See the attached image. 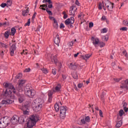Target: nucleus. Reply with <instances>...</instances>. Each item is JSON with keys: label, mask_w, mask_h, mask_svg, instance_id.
<instances>
[{"label": "nucleus", "mask_w": 128, "mask_h": 128, "mask_svg": "<svg viewBox=\"0 0 128 128\" xmlns=\"http://www.w3.org/2000/svg\"><path fill=\"white\" fill-rule=\"evenodd\" d=\"M54 44H57V46H58V44H60V36L58 34L56 35V38L54 40Z\"/></svg>", "instance_id": "6ab92c4d"}, {"label": "nucleus", "mask_w": 128, "mask_h": 128, "mask_svg": "<svg viewBox=\"0 0 128 128\" xmlns=\"http://www.w3.org/2000/svg\"><path fill=\"white\" fill-rule=\"evenodd\" d=\"M74 42L72 41V42H68V45H69L70 46H74Z\"/></svg>", "instance_id": "3c124183"}, {"label": "nucleus", "mask_w": 128, "mask_h": 128, "mask_svg": "<svg viewBox=\"0 0 128 128\" xmlns=\"http://www.w3.org/2000/svg\"><path fill=\"white\" fill-rule=\"evenodd\" d=\"M102 20H106V16H102L101 18Z\"/></svg>", "instance_id": "e2e57ef3"}, {"label": "nucleus", "mask_w": 128, "mask_h": 128, "mask_svg": "<svg viewBox=\"0 0 128 128\" xmlns=\"http://www.w3.org/2000/svg\"><path fill=\"white\" fill-rule=\"evenodd\" d=\"M78 10V8L76 6H72L71 7L70 10V16H74L76 14V10Z\"/></svg>", "instance_id": "dca6fc26"}, {"label": "nucleus", "mask_w": 128, "mask_h": 128, "mask_svg": "<svg viewBox=\"0 0 128 128\" xmlns=\"http://www.w3.org/2000/svg\"><path fill=\"white\" fill-rule=\"evenodd\" d=\"M84 119L86 122H90V118L88 116H86Z\"/></svg>", "instance_id": "c9c22d12"}, {"label": "nucleus", "mask_w": 128, "mask_h": 128, "mask_svg": "<svg viewBox=\"0 0 128 128\" xmlns=\"http://www.w3.org/2000/svg\"><path fill=\"white\" fill-rule=\"evenodd\" d=\"M16 43H14L10 47V56H12L14 54V51L16 50Z\"/></svg>", "instance_id": "9d476101"}, {"label": "nucleus", "mask_w": 128, "mask_h": 128, "mask_svg": "<svg viewBox=\"0 0 128 128\" xmlns=\"http://www.w3.org/2000/svg\"><path fill=\"white\" fill-rule=\"evenodd\" d=\"M10 120L8 117H4L0 119V128H5L10 124Z\"/></svg>", "instance_id": "7ed1b4c3"}, {"label": "nucleus", "mask_w": 128, "mask_h": 128, "mask_svg": "<svg viewBox=\"0 0 128 128\" xmlns=\"http://www.w3.org/2000/svg\"><path fill=\"white\" fill-rule=\"evenodd\" d=\"M2 26H8V22H5L2 23Z\"/></svg>", "instance_id": "bf43d9fd"}, {"label": "nucleus", "mask_w": 128, "mask_h": 128, "mask_svg": "<svg viewBox=\"0 0 128 128\" xmlns=\"http://www.w3.org/2000/svg\"><path fill=\"white\" fill-rule=\"evenodd\" d=\"M66 106H62L60 108V117L63 120L66 118Z\"/></svg>", "instance_id": "39448f33"}, {"label": "nucleus", "mask_w": 128, "mask_h": 128, "mask_svg": "<svg viewBox=\"0 0 128 128\" xmlns=\"http://www.w3.org/2000/svg\"><path fill=\"white\" fill-rule=\"evenodd\" d=\"M75 4H76V6H80V2L78 0H76Z\"/></svg>", "instance_id": "69168bd1"}, {"label": "nucleus", "mask_w": 128, "mask_h": 128, "mask_svg": "<svg viewBox=\"0 0 128 128\" xmlns=\"http://www.w3.org/2000/svg\"><path fill=\"white\" fill-rule=\"evenodd\" d=\"M4 85L6 88V90L4 93V96H6V98H10L12 100H14V94H12V90L14 94H16L14 87L12 84L10 83H4Z\"/></svg>", "instance_id": "f257e3e1"}, {"label": "nucleus", "mask_w": 128, "mask_h": 128, "mask_svg": "<svg viewBox=\"0 0 128 128\" xmlns=\"http://www.w3.org/2000/svg\"><path fill=\"white\" fill-rule=\"evenodd\" d=\"M53 26H54V28H58V22L56 20L54 21Z\"/></svg>", "instance_id": "f704fd0d"}, {"label": "nucleus", "mask_w": 128, "mask_h": 128, "mask_svg": "<svg viewBox=\"0 0 128 128\" xmlns=\"http://www.w3.org/2000/svg\"><path fill=\"white\" fill-rule=\"evenodd\" d=\"M123 109L125 112H128V103L124 102L123 103Z\"/></svg>", "instance_id": "4be33fe9"}, {"label": "nucleus", "mask_w": 128, "mask_h": 128, "mask_svg": "<svg viewBox=\"0 0 128 128\" xmlns=\"http://www.w3.org/2000/svg\"><path fill=\"white\" fill-rule=\"evenodd\" d=\"M124 114V110H120L119 112V116H122L123 114Z\"/></svg>", "instance_id": "e433bc0d"}, {"label": "nucleus", "mask_w": 128, "mask_h": 128, "mask_svg": "<svg viewBox=\"0 0 128 128\" xmlns=\"http://www.w3.org/2000/svg\"><path fill=\"white\" fill-rule=\"evenodd\" d=\"M105 45H106V44H105L103 42H99L98 46H100V48H104V46Z\"/></svg>", "instance_id": "ea45409f"}, {"label": "nucleus", "mask_w": 128, "mask_h": 128, "mask_svg": "<svg viewBox=\"0 0 128 128\" xmlns=\"http://www.w3.org/2000/svg\"><path fill=\"white\" fill-rule=\"evenodd\" d=\"M122 80V78H114V80L115 82H120V80Z\"/></svg>", "instance_id": "4d7b16f0"}, {"label": "nucleus", "mask_w": 128, "mask_h": 128, "mask_svg": "<svg viewBox=\"0 0 128 128\" xmlns=\"http://www.w3.org/2000/svg\"><path fill=\"white\" fill-rule=\"evenodd\" d=\"M41 70L44 72V74H48V70L44 68H42Z\"/></svg>", "instance_id": "79ce46f5"}, {"label": "nucleus", "mask_w": 128, "mask_h": 128, "mask_svg": "<svg viewBox=\"0 0 128 128\" xmlns=\"http://www.w3.org/2000/svg\"><path fill=\"white\" fill-rule=\"evenodd\" d=\"M121 88H123L124 90H126L128 88V79L126 80L124 82V84L123 86H120Z\"/></svg>", "instance_id": "f3484780"}, {"label": "nucleus", "mask_w": 128, "mask_h": 128, "mask_svg": "<svg viewBox=\"0 0 128 128\" xmlns=\"http://www.w3.org/2000/svg\"><path fill=\"white\" fill-rule=\"evenodd\" d=\"M24 72H30V68H26Z\"/></svg>", "instance_id": "37998d69"}, {"label": "nucleus", "mask_w": 128, "mask_h": 128, "mask_svg": "<svg viewBox=\"0 0 128 128\" xmlns=\"http://www.w3.org/2000/svg\"><path fill=\"white\" fill-rule=\"evenodd\" d=\"M12 4V0H8L6 2V4L8 6H10Z\"/></svg>", "instance_id": "473e14b6"}, {"label": "nucleus", "mask_w": 128, "mask_h": 128, "mask_svg": "<svg viewBox=\"0 0 128 128\" xmlns=\"http://www.w3.org/2000/svg\"><path fill=\"white\" fill-rule=\"evenodd\" d=\"M52 74L54 75L56 74V68H53L52 70Z\"/></svg>", "instance_id": "c03bdc74"}, {"label": "nucleus", "mask_w": 128, "mask_h": 128, "mask_svg": "<svg viewBox=\"0 0 128 128\" xmlns=\"http://www.w3.org/2000/svg\"><path fill=\"white\" fill-rule=\"evenodd\" d=\"M40 8H48V4L40 5Z\"/></svg>", "instance_id": "864d4df0"}, {"label": "nucleus", "mask_w": 128, "mask_h": 128, "mask_svg": "<svg viewBox=\"0 0 128 128\" xmlns=\"http://www.w3.org/2000/svg\"><path fill=\"white\" fill-rule=\"evenodd\" d=\"M98 8L100 10L102 9V4L101 2H100L98 4Z\"/></svg>", "instance_id": "de8ad7c7"}, {"label": "nucleus", "mask_w": 128, "mask_h": 128, "mask_svg": "<svg viewBox=\"0 0 128 128\" xmlns=\"http://www.w3.org/2000/svg\"><path fill=\"white\" fill-rule=\"evenodd\" d=\"M26 82V80H20L18 81L19 82V86H22V84H24Z\"/></svg>", "instance_id": "393cba45"}, {"label": "nucleus", "mask_w": 128, "mask_h": 128, "mask_svg": "<svg viewBox=\"0 0 128 128\" xmlns=\"http://www.w3.org/2000/svg\"><path fill=\"white\" fill-rule=\"evenodd\" d=\"M92 56V54H86L85 56L84 57V59L85 60H88Z\"/></svg>", "instance_id": "cd10ccee"}, {"label": "nucleus", "mask_w": 128, "mask_h": 128, "mask_svg": "<svg viewBox=\"0 0 128 128\" xmlns=\"http://www.w3.org/2000/svg\"><path fill=\"white\" fill-rule=\"evenodd\" d=\"M10 30L6 31L4 34L5 38H8V36H10Z\"/></svg>", "instance_id": "b1692460"}, {"label": "nucleus", "mask_w": 128, "mask_h": 128, "mask_svg": "<svg viewBox=\"0 0 128 128\" xmlns=\"http://www.w3.org/2000/svg\"><path fill=\"white\" fill-rule=\"evenodd\" d=\"M24 100V96H20L18 98V102H20V104H22V102Z\"/></svg>", "instance_id": "c85d7f7f"}, {"label": "nucleus", "mask_w": 128, "mask_h": 128, "mask_svg": "<svg viewBox=\"0 0 128 128\" xmlns=\"http://www.w3.org/2000/svg\"><path fill=\"white\" fill-rule=\"evenodd\" d=\"M68 66L71 70H76V63H70L69 64Z\"/></svg>", "instance_id": "412c9836"}, {"label": "nucleus", "mask_w": 128, "mask_h": 128, "mask_svg": "<svg viewBox=\"0 0 128 128\" xmlns=\"http://www.w3.org/2000/svg\"><path fill=\"white\" fill-rule=\"evenodd\" d=\"M74 22V18L72 16L70 18H68L64 22V24L66 26H69V24H72Z\"/></svg>", "instance_id": "423d86ee"}, {"label": "nucleus", "mask_w": 128, "mask_h": 128, "mask_svg": "<svg viewBox=\"0 0 128 128\" xmlns=\"http://www.w3.org/2000/svg\"><path fill=\"white\" fill-rule=\"evenodd\" d=\"M8 6V5L6 3H3L0 4V6L2 8H4L5 6Z\"/></svg>", "instance_id": "5fc2aeb1"}, {"label": "nucleus", "mask_w": 128, "mask_h": 128, "mask_svg": "<svg viewBox=\"0 0 128 128\" xmlns=\"http://www.w3.org/2000/svg\"><path fill=\"white\" fill-rule=\"evenodd\" d=\"M60 28H64V24H61L60 26Z\"/></svg>", "instance_id": "13d9d810"}, {"label": "nucleus", "mask_w": 128, "mask_h": 128, "mask_svg": "<svg viewBox=\"0 0 128 128\" xmlns=\"http://www.w3.org/2000/svg\"><path fill=\"white\" fill-rule=\"evenodd\" d=\"M40 120V116L36 114L32 115L28 122V128H32L36 124V122Z\"/></svg>", "instance_id": "f03ea898"}, {"label": "nucleus", "mask_w": 128, "mask_h": 128, "mask_svg": "<svg viewBox=\"0 0 128 128\" xmlns=\"http://www.w3.org/2000/svg\"><path fill=\"white\" fill-rule=\"evenodd\" d=\"M12 102H14V100H12L10 99H4L2 100L1 104H10Z\"/></svg>", "instance_id": "2eb2a0df"}, {"label": "nucleus", "mask_w": 128, "mask_h": 128, "mask_svg": "<svg viewBox=\"0 0 128 128\" xmlns=\"http://www.w3.org/2000/svg\"><path fill=\"white\" fill-rule=\"evenodd\" d=\"M105 4L108 10H112V8H114V3H112V2L110 1L106 2Z\"/></svg>", "instance_id": "4468645a"}, {"label": "nucleus", "mask_w": 128, "mask_h": 128, "mask_svg": "<svg viewBox=\"0 0 128 128\" xmlns=\"http://www.w3.org/2000/svg\"><path fill=\"white\" fill-rule=\"evenodd\" d=\"M122 120L118 121L116 122V127L118 128H120V126H122Z\"/></svg>", "instance_id": "a878e982"}, {"label": "nucleus", "mask_w": 128, "mask_h": 128, "mask_svg": "<svg viewBox=\"0 0 128 128\" xmlns=\"http://www.w3.org/2000/svg\"><path fill=\"white\" fill-rule=\"evenodd\" d=\"M22 78V73H19L16 76V78L19 79Z\"/></svg>", "instance_id": "72a5a7b5"}, {"label": "nucleus", "mask_w": 128, "mask_h": 128, "mask_svg": "<svg viewBox=\"0 0 128 128\" xmlns=\"http://www.w3.org/2000/svg\"><path fill=\"white\" fill-rule=\"evenodd\" d=\"M60 88H62V86L60 84H58L56 87L54 89H52L54 92H60Z\"/></svg>", "instance_id": "a211bd4d"}, {"label": "nucleus", "mask_w": 128, "mask_h": 128, "mask_svg": "<svg viewBox=\"0 0 128 128\" xmlns=\"http://www.w3.org/2000/svg\"><path fill=\"white\" fill-rule=\"evenodd\" d=\"M82 86L83 84L82 83L78 84V88H82Z\"/></svg>", "instance_id": "6e6d98bb"}, {"label": "nucleus", "mask_w": 128, "mask_h": 128, "mask_svg": "<svg viewBox=\"0 0 128 128\" xmlns=\"http://www.w3.org/2000/svg\"><path fill=\"white\" fill-rule=\"evenodd\" d=\"M120 30L126 31L128 30V28L126 27H122L120 28Z\"/></svg>", "instance_id": "a18cd8bd"}, {"label": "nucleus", "mask_w": 128, "mask_h": 128, "mask_svg": "<svg viewBox=\"0 0 128 128\" xmlns=\"http://www.w3.org/2000/svg\"><path fill=\"white\" fill-rule=\"evenodd\" d=\"M101 32L102 34H104L106 32H108V29L106 28H104L101 30Z\"/></svg>", "instance_id": "4c0bfd02"}, {"label": "nucleus", "mask_w": 128, "mask_h": 128, "mask_svg": "<svg viewBox=\"0 0 128 128\" xmlns=\"http://www.w3.org/2000/svg\"><path fill=\"white\" fill-rule=\"evenodd\" d=\"M102 40H104L105 42H107V41H108V35L103 36L102 37Z\"/></svg>", "instance_id": "7c9ffc66"}, {"label": "nucleus", "mask_w": 128, "mask_h": 128, "mask_svg": "<svg viewBox=\"0 0 128 128\" xmlns=\"http://www.w3.org/2000/svg\"><path fill=\"white\" fill-rule=\"evenodd\" d=\"M100 116L101 118H102L104 116H102V110H100Z\"/></svg>", "instance_id": "052dcab7"}, {"label": "nucleus", "mask_w": 128, "mask_h": 128, "mask_svg": "<svg viewBox=\"0 0 128 128\" xmlns=\"http://www.w3.org/2000/svg\"><path fill=\"white\" fill-rule=\"evenodd\" d=\"M48 8H52V4H48Z\"/></svg>", "instance_id": "0e129e2a"}, {"label": "nucleus", "mask_w": 128, "mask_h": 128, "mask_svg": "<svg viewBox=\"0 0 128 128\" xmlns=\"http://www.w3.org/2000/svg\"><path fill=\"white\" fill-rule=\"evenodd\" d=\"M30 19H28V22H26V24H25L24 26H30Z\"/></svg>", "instance_id": "a19ab883"}, {"label": "nucleus", "mask_w": 128, "mask_h": 128, "mask_svg": "<svg viewBox=\"0 0 128 128\" xmlns=\"http://www.w3.org/2000/svg\"><path fill=\"white\" fill-rule=\"evenodd\" d=\"M16 28H12L11 29V34L10 35L11 36H14V34H16Z\"/></svg>", "instance_id": "c756f323"}, {"label": "nucleus", "mask_w": 128, "mask_h": 128, "mask_svg": "<svg viewBox=\"0 0 128 128\" xmlns=\"http://www.w3.org/2000/svg\"><path fill=\"white\" fill-rule=\"evenodd\" d=\"M81 122L83 124H86V119H84V118L82 119L81 120Z\"/></svg>", "instance_id": "8fccbe9b"}, {"label": "nucleus", "mask_w": 128, "mask_h": 128, "mask_svg": "<svg viewBox=\"0 0 128 128\" xmlns=\"http://www.w3.org/2000/svg\"><path fill=\"white\" fill-rule=\"evenodd\" d=\"M10 122H11L12 124H18V116H14L11 118Z\"/></svg>", "instance_id": "9b49d317"}, {"label": "nucleus", "mask_w": 128, "mask_h": 128, "mask_svg": "<svg viewBox=\"0 0 128 128\" xmlns=\"http://www.w3.org/2000/svg\"><path fill=\"white\" fill-rule=\"evenodd\" d=\"M91 40L95 48H98V44H100V40L98 38H94V37H92Z\"/></svg>", "instance_id": "1a4fd4ad"}, {"label": "nucleus", "mask_w": 128, "mask_h": 128, "mask_svg": "<svg viewBox=\"0 0 128 128\" xmlns=\"http://www.w3.org/2000/svg\"><path fill=\"white\" fill-rule=\"evenodd\" d=\"M46 2H48V4H52V2L50 0H46Z\"/></svg>", "instance_id": "774afa93"}, {"label": "nucleus", "mask_w": 128, "mask_h": 128, "mask_svg": "<svg viewBox=\"0 0 128 128\" xmlns=\"http://www.w3.org/2000/svg\"><path fill=\"white\" fill-rule=\"evenodd\" d=\"M92 26H94V23L90 22L89 24V28H92Z\"/></svg>", "instance_id": "680f3d73"}, {"label": "nucleus", "mask_w": 128, "mask_h": 128, "mask_svg": "<svg viewBox=\"0 0 128 128\" xmlns=\"http://www.w3.org/2000/svg\"><path fill=\"white\" fill-rule=\"evenodd\" d=\"M0 47L2 48H8V46L7 44H4L2 42H0Z\"/></svg>", "instance_id": "bb28decb"}, {"label": "nucleus", "mask_w": 128, "mask_h": 128, "mask_svg": "<svg viewBox=\"0 0 128 128\" xmlns=\"http://www.w3.org/2000/svg\"><path fill=\"white\" fill-rule=\"evenodd\" d=\"M24 94L28 96H34V90L30 89V86H26L24 88Z\"/></svg>", "instance_id": "20e7f679"}, {"label": "nucleus", "mask_w": 128, "mask_h": 128, "mask_svg": "<svg viewBox=\"0 0 128 128\" xmlns=\"http://www.w3.org/2000/svg\"><path fill=\"white\" fill-rule=\"evenodd\" d=\"M26 116L24 115H22L20 117H18V122L19 124H22L24 122V118Z\"/></svg>", "instance_id": "aec40b11"}, {"label": "nucleus", "mask_w": 128, "mask_h": 128, "mask_svg": "<svg viewBox=\"0 0 128 128\" xmlns=\"http://www.w3.org/2000/svg\"><path fill=\"white\" fill-rule=\"evenodd\" d=\"M28 12H30V8H28L26 10H24L22 11V15L24 16H26L28 15Z\"/></svg>", "instance_id": "5701e85b"}, {"label": "nucleus", "mask_w": 128, "mask_h": 128, "mask_svg": "<svg viewBox=\"0 0 128 128\" xmlns=\"http://www.w3.org/2000/svg\"><path fill=\"white\" fill-rule=\"evenodd\" d=\"M46 12H48V14H49L50 16L52 15V11L50 10H48V8H46Z\"/></svg>", "instance_id": "58836bf2"}, {"label": "nucleus", "mask_w": 128, "mask_h": 128, "mask_svg": "<svg viewBox=\"0 0 128 128\" xmlns=\"http://www.w3.org/2000/svg\"><path fill=\"white\" fill-rule=\"evenodd\" d=\"M54 91L53 90H49L48 92V102H52V94H54Z\"/></svg>", "instance_id": "0eeeda50"}, {"label": "nucleus", "mask_w": 128, "mask_h": 128, "mask_svg": "<svg viewBox=\"0 0 128 128\" xmlns=\"http://www.w3.org/2000/svg\"><path fill=\"white\" fill-rule=\"evenodd\" d=\"M123 24L124 26H128V20H124L123 21Z\"/></svg>", "instance_id": "603ef678"}, {"label": "nucleus", "mask_w": 128, "mask_h": 128, "mask_svg": "<svg viewBox=\"0 0 128 128\" xmlns=\"http://www.w3.org/2000/svg\"><path fill=\"white\" fill-rule=\"evenodd\" d=\"M54 108L56 112H58L60 110V106H58V104H55Z\"/></svg>", "instance_id": "2f4dec72"}, {"label": "nucleus", "mask_w": 128, "mask_h": 128, "mask_svg": "<svg viewBox=\"0 0 128 128\" xmlns=\"http://www.w3.org/2000/svg\"><path fill=\"white\" fill-rule=\"evenodd\" d=\"M122 54L126 56V58H128V54L126 53V51L124 50L122 52Z\"/></svg>", "instance_id": "09e8293b"}, {"label": "nucleus", "mask_w": 128, "mask_h": 128, "mask_svg": "<svg viewBox=\"0 0 128 128\" xmlns=\"http://www.w3.org/2000/svg\"><path fill=\"white\" fill-rule=\"evenodd\" d=\"M42 102H44V100H42L41 102H40V104L36 106L34 108L36 112H40V110H42Z\"/></svg>", "instance_id": "f8f14e48"}, {"label": "nucleus", "mask_w": 128, "mask_h": 128, "mask_svg": "<svg viewBox=\"0 0 128 128\" xmlns=\"http://www.w3.org/2000/svg\"><path fill=\"white\" fill-rule=\"evenodd\" d=\"M58 57L56 54H52L50 56V58L52 62L54 64H56L58 62Z\"/></svg>", "instance_id": "ddd939ff"}, {"label": "nucleus", "mask_w": 128, "mask_h": 128, "mask_svg": "<svg viewBox=\"0 0 128 128\" xmlns=\"http://www.w3.org/2000/svg\"><path fill=\"white\" fill-rule=\"evenodd\" d=\"M62 78L63 80H66V75H62Z\"/></svg>", "instance_id": "338daca9"}, {"label": "nucleus", "mask_w": 128, "mask_h": 128, "mask_svg": "<svg viewBox=\"0 0 128 128\" xmlns=\"http://www.w3.org/2000/svg\"><path fill=\"white\" fill-rule=\"evenodd\" d=\"M36 12H34V14L32 16V20H34V18H36Z\"/></svg>", "instance_id": "49530a36"}, {"label": "nucleus", "mask_w": 128, "mask_h": 128, "mask_svg": "<svg viewBox=\"0 0 128 128\" xmlns=\"http://www.w3.org/2000/svg\"><path fill=\"white\" fill-rule=\"evenodd\" d=\"M28 105H24L22 106V110L24 114H29L30 110H28Z\"/></svg>", "instance_id": "6e6552de"}]
</instances>
